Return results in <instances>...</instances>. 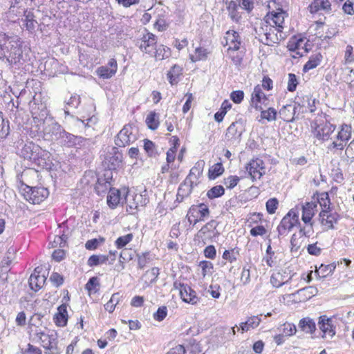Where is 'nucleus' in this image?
Instances as JSON below:
<instances>
[{
  "mask_svg": "<svg viewBox=\"0 0 354 354\" xmlns=\"http://www.w3.org/2000/svg\"><path fill=\"white\" fill-rule=\"evenodd\" d=\"M266 94L263 92L261 85L257 84L254 86L251 97L250 106L256 110H261L262 104L267 100Z\"/></svg>",
  "mask_w": 354,
  "mask_h": 354,
  "instance_id": "obj_24",
  "label": "nucleus"
},
{
  "mask_svg": "<svg viewBox=\"0 0 354 354\" xmlns=\"http://www.w3.org/2000/svg\"><path fill=\"white\" fill-rule=\"evenodd\" d=\"M261 322V319L259 316H252L249 317L247 321L241 322L239 324L240 329L242 333L247 332L250 329L257 328Z\"/></svg>",
  "mask_w": 354,
  "mask_h": 354,
  "instance_id": "obj_35",
  "label": "nucleus"
},
{
  "mask_svg": "<svg viewBox=\"0 0 354 354\" xmlns=\"http://www.w3.org/2000/svg\"><path fill=\"white\" fill-rule=\"evenodd\" d=\"M297 84L298 81L296 75L293 73H289L287 86L288 90L290 92L295 91L296 90Z\"/></svg>",
  "mask_w": 354,
  "mask_h": 354,
  "instance_id": "obj_60",
  "label": "nucleus"
},
{
  "mask_svg": "<svg viewBox=\"0 0 354 354\" xmlns=\"http://www.w3.org/2000/svg\"><path fill=\"white\" fill-rule=\"evenodd\" d=\"M28 191L26 192L27 198L33 204H39L44 201L48 196L49 192L46 188L43 187H27Z\"/></svg>",
  "mask_w": 354,
  "mask_h": 354,
  "instance_id": "obj_18",
  "label": "nucleus"
},
{
  "mask_svg": "<svg viewBox=\"0 0 354 354\" xmlns=\"http://www.w3.org/2000/svg\"><path fill=\"white\" fill-rule=\"evenodd\" d=\"M158 115L156 112H150L146 118V123L149 129L156 130L159 125Z\"/></svg>",
  "mask_w": 354,
  "mask_h": 354,
  "instance_id": "obj_42",
  "label": "nucleus"
},
{
  "mask_svg": "<svg viewBox=\"0 0 354 354\" xmlns=\"http://www.w3.org/2000/svg\"><path fill=\"white\" fill-rule=\"evenodd\" d=\"M8 41L10 42V46H7L8 53L5 59L10 64H16L19 63L23 57V51L21 48V41L17 36H8Z\"/></svg>",
  "mask_w": 354,
  "mask_h": 354,
  "instance_id": "obj_7",
  "label": "nucleus"
},
{
  "mask_svg": "<svg viewBox=\"0 0 354 354\" xmlns=\"http://www.w3.org/2000/svg\"><path fill=\"white\" fill-rule=\"evenodd\" d=\"M313 136L322 142L332 139L331 135L334 133L336 126L330 123L326 118L325 121L316 120L311 122Z\"/></svg>",
  "mask_w": 354,
  "mask_h": 354,
  "instance_id": "obj_6",
  "label": "nucleus"
},
{
  "mask_svg": "<svg viewBox=\"0 0 354 354\" xmlns=\"http://www.w3.org/2000/svg\"><path fill=\"white\" fill-rule=\"evenodd\" d=\"M40 268L37 267L35 269L29 278V285L32 290L37 291L39 290L46 281V277L44 274H40Z\"/></svg>",
  "mask_w": 354,
  "mask_h": 354,
  "instance_id": "obj_28",
  "label": "nucleus"
},
{
  "mask_svg": "<svg viewBox=\"0 0 354 354\" xmlns=\"http://www.w3.org/2000/svg\"><path fill=\"white\" fill-rule=\"evenodd\" d=\"M157 44V37L148 32L146 29L140 35V37L137 39L136 45L140 50L146 54L150 55L156 50Z\"/></svg>",
  "mask_w": 354,
  "mask_h": 354,
  "instance_id": "obj_11",
  "label": "nucleus"
},
{
  "mask_svg": "<svg viewBox=\"0 0 354 354\" xmlns=\"http://www.w3.org/2000/svg\"><path fill=\"white\" fill-rule=\"evenodd\" d=\"M225 189L222 185H216L211 188L207 193V196L209 199H214L223 196Z\"/></svg>",
  "mask_w": 354,
  "mask_h": 354,
  "instance_id": "obj_48",
  "label": "nucleus"
},
{
  "mask_svg": "<svg viewBox=\"0 0 354 354\" xmlns=\"http://www.w3.org/2000/svg\"><path fill=\"white\" fill-rule=\"evenodd\" d=\"M318 327L322 331V338L332 339L336 333L335 326L332 317H328L326 315H321L318 320Z\"/></svg>",
  "mask_w": 354,
  "mask_h": 354,
  "instance_id": "obj_17",
  "label": "nucleus"
},
{
  "mask_svg": "<svg viewBox=\"0 0 354 354\" xmlns=\"http://www.w3.org/2000/svg\"><path fill=\"white\" fill-rule=\"evenodd\" d=\"M20 156L40 167L50 166V153L32 142L25 143L20 151Z\"/></svg>",
  "mask_w": 354,
  "mask_h": 354,
  "instance_id": "obj_2",
  "label": "nucleus"
},
{
  "mask_svg": "<svg viewBox=\"0 0 354 354\" xmlns=\"http://www.w3.org/2000/svg\"><path fill=\"white\" fill-rule=\"evenodd\" d=\"M322 207V211H329L330 210V201L327 193L321 194L317 198V202Z\"/></svg>",
  "mask_w": 354,
  "mask_h": 354,
  "instance_id": "obj_44",
  "label": "nucleus"
},
{
  "mask_svg": "<svg viewBox=\"0 0 354 354\" xmlns=\"http://www.w3.org/2000/svg\"><path fill=\"white\" fill-rule=\"evenodd\" d=\"M297 109V107L296 106V104L283 106V107L279 110L281 118L288 122L294 121Z\"/></svg>",
  "mask_w": 354,
  "mask_h": 354,
  "instance_id": "obj_29",
  "label": "nucleus"
},
{
  "mask_svg": "<svg viewBox=\"0 0 354 354\" xmlns=\"http://www.w3.org/2000/svg\"><path fill=\"white\" fill-rule=\"evenodd\" d=\"M144 142V149L149 156L153 157L157 154V149L156 145L148 139H145Z\"/></svg>",
  "mask_w": 354,
  "mask_h": 354,
  "instance_id": "obj_49",
  "label": "nucleus"
},
{
  "mask_svg": "<svg viewBox=\"0 0 354 354\" xmlns=\"http://www.w3.org/2000/svg\"><path fill=\"white\" fill-rule=\"evenodd\" d=\"M279 330L283 336L289 337L295 334L297 331L296 326L290 322H286L281 325Z\"/></svg>",
  "mask_w": 354,
  "mask_h": 354,
  "instance_id": "obj_41",
  "label": "nucleus"
},
{
  "mask_svg": "<svg viewBox=\"0 0 354 354\" xmlns=\"http://www.w3.org/2000/svg\"><path fill=\"white\" fill-rule=\"evenodd\" d=\"M272 21L275 26L278 28V32H282L283 23L284 21L283 14L281 12H275L272 15Z\"/></svg>",
  "mask_w": 354,
  "mask_h": 354,
  "instance_id": "obj_55",
  "label": "nucleus"
},
{
  "mask_svg": "<svg viewBox=\"0 0 354 354\" xmlns=\"http://www.w3.org/2000/svg\"><path fill=\"white\" fill-rule=\"evenodd\" d=\"M8 35L0 34V59H4L8 53V46L10 42L8 41Z\"/></svg>",
  "mask_w": 354,
  "mask_h": 354,
  "instance_id": "obj_46",
  "label": "nucleus"
},
{
  "mask_svg": "<svg viewBox=\"0 0 354 354\" xmlns=\"http://www.w3.org/2000/svg\"><path fill=\"white\" fill-rule=\"evenodd\" d=\"M279 205V201L276 198H272L267 201L266 206L267 212L270 214H274Z\"/></svg>",
  "mask_w": 354,
  "mask_h": 354,
  "instance_id": "obj_58",
  "label": "nucleus"
},
{
  "mask_svg": "<svg viewBox=\"0 0 354 354\" xmlns=\"http://www.w3.org/2000/svg\"><path fill=\"white\" fill-rule=\"evenodd\" d=\"M308 40L304 37H292L288 43V48L290 51L296 52V54L303 57L308 53L311 48Z\"/></svg>",
  "mask_w": 354,
  "mask_h": 354,
  "instance_id": "obj_16",
  "label": "nucleus"
},
{
  "mask_svg": "<svg viewBox=\"0 0 354 354\" xmlns=\"http://www.w3.org/2000/svg\"><path fill=\"white\" fill-rule=\"evenodd\" d=\"M224 171V168L221 163L218 162L214 164L209 169L208 172L209 178L210 179H215Z\"/></svg>",
  "mask_w": 354,
  "mask_h": 354,
  "instance_id": "obj_47",
  "label": "nucleus"
},
{
  "mask_svg": "<svg viewBox=\"0 0 354 354\" xmlns=\"http://www.w3.org/2000/svg\"><path fill=\"white\" fill-rule=\"evenodd\" d=\"M281 33V32H278L277 27L266 24L260 28L258 34L262 43L265 45L273 46L282 38Z\"/></svg>",
  "mask_w": 354,
  "mask_h": 354,
  "instance_id": "obj_9",
  "label": "nucleus"
},
{
  "mask_svg": "<svg viewBox=\"0 0 354 354\" xmlns=\"http://www.w3.org/2000/svg\"><path fill=\"white\" fill-rule=\"evenodd\" d=\"M245 169L253 181L260 179L266 174L265 163L259 158L251 160Z\"/></svg>",
  "mask_w": 354,
  "mask_h": 354,
  "instance_id": "obj_15",
  "label": "nucleus"
},
{
  "mask_svg": "<svg viewBox=\"0 0 354 354\" xmlns=\"http://www.w3.org/2000/svg\"><path fill=\"white\" fill-rule=\"evenodd\" d=\"M42 346L47 351L48 354H59L61 349L57 346V340L53 333L47 334L39 339Z\"/></svg>",
  "mask_w": 354,
  "mask_h": 354,
  "instance_id": "obj_21",
  "label": "nucleus"
},
{
  "mask_svg": "<svg viewBox=\"0 0 354 354\" xmlns=\"http://www.w3.org/2000/svg\"><path fill=\"white\" fill-rule=\"evenodd\" d=\"M209 216V209L207 205L201 203L198 205H192L187 212V218L189 223L195 225L200 221H203Z\"/></svg>",
  "mask_w": 354,
  "mask_h": 354,
  "instance_id": "obj_12",
  "label": "nucleus"
},
{
  "mask_svg": "<svg viewBox=\"0 0 354 354\" xmlns=\"http://www.w3.org/2000/svg\"><path fill=\"white\" fill-rule=\"evenodd\" d=\"M299 328L306 333L313 334L316 330V324L313 319L306 317L300 319Z\"/></svg>",
  "mask_w": 354,
  "mask_h": 354,
  "instance_id": "obj_33",
  "label": "nucleus"
},
{
  "mask_svg": "<svg viewBox=\"0 0 354 354\" xmlns=\"http://www.w3.org/2000/svg\"><path fill=\"white\" fill-rule=\"evenodd\" d=\"M13 252L14 250L10 251V249L7 252L6 257H3L1 262V272H2L1 275H0V278L3 281H6L7 279V272L9 271V266L12 261L13 259Z\"/></svg>",
  "mask_w": 354,
  "mask_h": 354,
  "instance_id": "obj_31",
  "label": "nucleus"
},
{
  "mask_svg": "<svg viewBox=\"0 0 354 354\" xmlns=\"http://www.w3.org/2000/svg\"><path fill=\"white\" fill-rule=\"evenodd\" d=\"M318 290L317 288L314 286H308L304 288H301L297 291L298 294L303 293L306 298L310 299L313 296L315 295L317 293Z\"/></svg>",
  "mask_w": 354,
  "mask_h": 354,
  "instance_id": "obj_59",
  "label": "nucleus"
},
{
  "mask_svg": "<svg viewBox=\"0 0 354 354\" xmlns=\"http://www.w3.org/2000/svg\"><path fill=\"white\" fill-rule=\"evenodd\" d=\"M118 70V64L114 58L109 59L108 64L97 68V75L102 79H109L115 75Z\"/></svg>",
  "mask_w": 354,
  "mask_h": 354,
  "instance_id": "obj_22",
  "label": "nucleus"
},
{
  "mask_svg": "<svg viewBox=\"0 0 354 354\" xmlns=\"http://www.w3.org/2000/svg\"><path fill=\"white\" fill-rule=\"evenodd\" d=\"M100 287L99 279L97 277H93L89 279L86 284V289L91 292H96Z\"/></svg>",
  "mask_w": 354,
  "mask_h": 354,
  "instance_id": "obj_50",
  "label": "nucleus"
},
{
  "mask_svg": "<svg viewBox=\"0 0 354 354\" xmlns=\"http://www.w3.org/2000/svg\"><path fill=\"white\" fill-rule=\"evenodd\" d=\"M202 269V275L205 277L207 274H211L213 270V263L207 261H202L199 263Z\"/></svg>",
  "mask_w": 354,
  "mask_h": 354,
  "instance_id": "obj_56",
  "label": "nucleus"
},
{
  "mask_svg": "<svg viewBox=\"0 0 354 354\" xmlns=\"http://www.w3.org/2000/svg\"><path fill=\"white\" fill-rule=\"evenodd\" d=\"M109 261V256L100 254L91 255L87 261V265L90 267L97 266L98 265L106 263Z\"/></svg>",
  "mask_w": 354,
  "mask_h": 354,
  "instance_id": "obj_39",
  "label": "nucleus"
},
{
  "mask_svg": "<svg viewBox=\"0 0 354 354\" xmlns=\"http://www.w3.org/2000/svg\"><path fill=\"white\" fill-rule=\"evenodd\" d=\"M281 277L282 276L279 272L274 273L270 277V283L274 287H280L285 283Z\"/></svg>",
  "mask_w": 354,
  "mask_h": 354,
  "instance_id": "obj_63",
  "label": "nucleus"
},
{
  "mask_svg": "<svg viewBox=\"0 0 354 354\" xmlns=\"http://www.w3.org/2000/svg\"><path fill=\"white\" fill-rule=\"evenodd\" d=\"M336 264L335 263L328 265L321 264V266L317 269V272L322 277H326L334 272Z\"/></svg>",
  "mask_w": 354,
  "mask_h": 354,
  "instance_id": "obj_43",
  "label": "nucleus"
},
{
  "mask_svg": "<svg viewBox=\"0 0 354 354\" xmlns=\"http://www.w3.org/2000/svg\"><path fill=\"white\" fill-rule=\"evenodd\" d=\"M218 222L215 220H211L203 225L196 234L195 239L202 241L203 245L212 242L217 238L220 233L216 230Z\"/></svg>",
  "mask_w": 354,
  "mask_h": 354,
  "instance_id": "obj_8",
  "label": "nucleus"
},
{
  "mask_svg": "<svg viewBox=\"0 0 354 354\" xmlns=\"http://www.w3.org/2000/svg\"><path fill=\"white\" fill-rule=\"evenodd\" d=\"M24 22L25 26L28 31H32L35 30L36 24H37V21L35 20V15L33 12L30 10H25L24 11Z\"/></svg>",
  "mask_w": 354,
  "mask_h": 354,
  "instance_id": "obj_38",
  "label": "nucleus"
},
{
  "mask_svg": "<svg viewBox=\"0 0 354 354\" xmlns=\"http://www.w3.org/2000/svg\"><path fill=\"white\" fill-rule=\"evenodd\" d=\"M224 46H228L227 51L234 53L240 48L241 40L239 35L234 30H228L222 41Z\"/></svg>",
  "mask_w": 354,
  "mask_h": 354,
  "instance_id": "obj_20",
  "label": "nucleus"
},
{
  "mask_svg": "<svg viewBox=\"0 0 354 354\" xmlns=\"http://www.w3.org/2000/svg\"><path fill=\"white\" fill-rule=\"evenodd\" d=\"M60 142L68 147H78L84 146L86 142V139L73 135L65 131Z\"/></svg>",
  "mask_w": 354,
  "mask_h": 354,
  "instance_id": "obj_26",
  "label": "nucleus"
},
{
  "mask_svg": "<svg viewBox=\"0 0 354 354\" xmlns=\"http://www.w3.org/2000/svg\"><path fill=\"white\" fill-rule=\"evenodd\" d=\"M207 50L203 48H197L195 50V54L191 56L192 62H197L198 60L205 59L207 57Z\"/></svg>",
  "mask_w": 354,
  "mask_h": 354,
  "instance_id": "obj_57",
  "label": "nucleus"
},
{
  "mask_svg": "<svg viewBox=\"0 0 354 354\" xmlns=\"http://www.w3.org/2000/svg\"><path fill=\"white\" fill-rule=\"evenodd\" d=\"M299 207L295 206L283 217L277 227L279 236H286L294 227L300 226Z\"/></svg>",
  "mask_w": 354,
  "mask_h": 354,
  "instance_id": "obj_5",
  "label": "nucleus"
},
{
  "mask_svg": "<svg viewBox=\"0 0 354 354\" xmlns=\"http://www.w3.org/2000/svg\"><path fill=\"white\" fill-rule=\"evenodd\" d=\"M302 211L301 220L304 223H308L312 221L317 211V203L316 201L306 202L301 205L299 210Z\"/></svg>",
  "mask_w": 354,
  "mask_h": 354,
  "instance_id": "obj_25",
  "label": "nucleus"
},
{
  "mask_svg": "<svg viewBox=\"0 0 354 354\" xmlns=\"http://www.w3.org/2000/svg\"><path fill=\"white\" fill-rule=\"evenodd\" d=\"M138 268L143 269L150 261V254L149 252L138 254Z\"/></svg>",
  "mask_w": 354,
  "mask_h": 354,
  "instance_id": "obj_51",
  "label": "nucleus"
},
{
  "mask_svg": "<svg viewBox=\"0 0 354 354\" xmlns=\"http://www.w3.org/2000/svg\"><path fill=\"white\" fill-rule=\"evenodd\" d=\"M330 175L335 183L340 184L344 182V176L339 162L333 165Z\"/></svg>",
  "mask_w": 354,
  "mask_h": 354,
  "instance_id": "obj_37",
  "label": "nucleus"
},
{
  "mask_svg": "<svg viewBox=\"0 0 354 354\" xmlns=\"http://www.w3.org/2000/svg\"><path fill=\"white\" fill-rule=\"evenodd\" d=\"M322 58V55L320 53H317L312 55L310 57L309 60L304 66L303 71L306 73L311 69L316 68L318 65L320 64Z\"/></svg>",
  "mask_w": 354,
  "mask_h": 354,
  "instance_id": "obj_36",
  "label": "nucleus"
},
{
  "mask_svg": "<svg viewBox=\"0 0 354 354\" xmlns=\"http://www.w3.org/2000/svg\"><path fill=\"white\" fill-rule=\"evenodd\" d=\"M9 133V122L3 118V113L0 111V139L6 138Z\"/></svg>",
  "mask_w": 354,
  "mask_h": 354,
  "instance_id": "obj_45",
  "label": "nucleus"
},
{
  "mask_svg": "<svg viewBox=\"0 0 354 354\" xmlns=\"http://www.w3.org/2000/svg\"><path fill=\"white\" fill-rule=\"evenodd\" d=\"M304 224L305 225L304 227H301V225L298 226L299 227V234L301 236L310 237L314 232L313 223L310 221V222Z\"/></svg>",
  "mask_w": 354,
  "mask_h": 354,
  "instance_id": "obj_53",
  "label": "nucleus"
},
{
  "mask_svg": "<svg viewBox=\"0 0 354 354\" xmlns=\"http://www.w3.org/2000/svg\"><path fill=\"white\" fill-rule=\"evenodd\" d=\"M319 221L324 230L334 229V224L337 223L339 216L337 213H333L330 210L321 211L319 215Z\"/></svg>",
  "mask_w": 354,
  "mask_h": 354,
  "instance_id": "obj_23",
  "label": "nucleus"
},
{
  "mask_svg": "<svg viewBox=\"0 0 354 354\" xmlns=\"http://www.w3.org/2000/svg\"><path fill=\"white\" fill-rule=\"evenodd\" d=\"M183 75V68L174 64L167 73V77L171 85H176L180 77Z\"/></svg>",
  "mask_w": 354,
  "mask_h": 354,
  "instance_id": "obj_32",
  "label": "nucleus"
},
{
  "mask_svg": "<svg viewBox=\"0 0 354 354\" xmlns=\"http://www.w3.org/2000/svg\"><path fill=\"white\" fill-rule=\"evenodd\" d=\"M167 315V308L166 306L159 307L157 311L153 314L154 319L161 322Z\"/></svg>",
  "mask_w": 354,
  "mask_h": 354,
  "instance_id": "obj_61",
  "label": "nucleus"
},
{
  "mask_svg": "<svg viewBox=\"0 0 354 354\" xmlns=\"http://www.w3.org/2000/svg\"><path fill=\"white\" fill-rule=\"evenodd\" d=\"M308 9L311 13H316L319 10L330 12L331 3L329 0H314L308 6Z\"/></svg>",
  "mask_w": 354,
  "mask_h": 354,
  "instance_id": "obj_30",
  "label": "nucleus"
},
{
  "mask_svg": "<svg viewBox=\"0 0 354 354\" xmlns=\"http://www.w3.org/2000/svg\"><path fill=\"white\" fill-rule=\"evenodd\" d=\"M244 97V93L243 91H234L231 93L230 98L236 104L241 103Z\"/></svg>",
  "mask_w": 354,
  "mask_h": 354,
  "instance_id": "obj_64",
  "label": "nucleus"
},
{
  "mask_svg": "<svg viewBox=\"0 0 354 354\" xmlns=\"http://www.w3.org/2000/svg\"><path fill=\"white\" fill-rule=\"evenodd\" d=\"M201 174V171L196 166L190 169L188 176L180 183L178 189L176 200L178 203L183 202L185 198L189 196L194 187L198 185V180Z\"/></svg>",
  "mask_w": 354,
  "mask_h": 354,
  "instance_id": "obj_3",
  "label": "nucleus"
},
{
  "mask_svg": "<svg viewBox=\"0 0 354 354\" xmlns=\"http://www.w3.org/2000/svg\"><path fill=\"white\" fill-rule=\"evenodd\" d=\"M171 55V50L169 47H167L162 44L157 45L156 50H153L152 54L150 56L155 57L156 60H162L168 58Z\"/></svg>",
  "mask_w": 354,
  "mask_h": 354,
  "instance_id": "obj_34",
  "label": "nucleus"
},
{
  "mask_svg": "<svg viewBox=\"0 0 354 354\" xmlns=\"http://www.w3.org/2000/svg\"><path fill=\"white\" fill-rule=\"evenodd\" d=\"M239 180V178L236 176H230L225 179L224 185L227 188L232 189L238 184Z\"/></svg>",
  "mask_w": 354,
  "mask_h": 354,
  "instance_id": "obj_62",
  "label": "nucleus"
},
{
  "mask_svg": "<svg viewBox=\"0 0 354 354\" xmlns=\"http://www.w3.org/2000/svg\"><path fill=\"white\" fill-rule=\"evenodd\" d=\"M261 111V116L263 119H266L268 121H273L276 120L277 111L274 108H268L267 110Z\"/></svg>",
  "mask_w": 354,
  "mask_h": 354,
  "instance_id": "obj_52",
  "label": "nucleus"
},
{
  "mask_svg": "<svg viewBox=\"0 0 354 354\" xmlns=\"http://www.w3.org/2000/svg\"><path fill=\"white\" fill-rule=\"evenodd\" d=\"M244 131V122L242 119L236 120L227 129L225 138L230 144H239Z\"/></svg>",
  "mask_w": 354,
  "mask_h": 354,
  "instance_id": "obj_13",
  "label": "nucleus"
},
{
  "mask_svg": "<svg viewBox=\"0 0 354 354\" xmlns=\"http://www.w3.org/2000/svg\"><path fill=\"white\" fill-rule=\"evenodd\" d=\"M179 291L180 298L184 302L192 305H195L199 302L200 299L197 296L196 291L187 284L180 283Z\"/></svg>",
  "mask_w": 354,
  "mask_h": 354,
  "instance_id": "obj_19",
  "label": "nucleus"
},
{
  "mask_svg": "<svg viewBox=\"0 0 354 354\" xmlns=\"http://www.w3.org/2000/svg\"><path fill=\"white\" fill-rule=\"evenodd\" d=\"M37 109L32 108L31 113L34 122H43L42 131L46 136L49 137V139L61 140L65 130L53 118L48 117V111L45 106L41 104Z\"/></svg>",
  "mask_w": 354,
  "mask_h": 354,
  "instance_id": "obj_1",
  "label": "nucleus"
},
{
  "mask_svg": "<svg viewBox=\"0 0 354 354\" xmlns=\"http://www.w3.org/2000/svg\"><path fill=\"white\" fill-rule=\"evenodd\" d=\"M239 4L235 1H231L229 2L227 6V10L229 12V16L232 21L238 22L241 18V15L238 12Z\"/></svg>",
  "mask_w": 354,
  "mask_h": 354,
  "instance_id": "obj_40",
  "label": "nucleus"
},
{
  "mask_svg": "<svg viewBox=\"0 0 354 354\" xmlns=\"http://www.w3.org/2000/svg\"><path fill=\"white\" fill-rule=\"evenodd\" d=\"M351 137V127L348 124H343L340 130L338 131L336 138L337 141L332 142L328 146V149L333 151L334 149L343 150L344 148V142H347Z\"/></svg>",
  "mask_w": 354,
  "mask_h": 354,
  "instance_id": "obj_14",
  "label": "nucleus"
},
{
  "mask_svg": "<svg viewBox=\"0 0 354 354\" xmlns=\"http://www.w3.org/2000/svg\"><path fill=\"white\" fill-rule=\"evenodd\" d=\"M133 234H128L124 236H122L118 237L115 243L118 248H122L127 245L129 242H131L133 239Z\"/></svg>",
  "mask_w": 354,
  "mask_h": 354,
  "instance_id": "obj_54",
  "label": "nucleus"
},
{
  "mask_svg": "<svg viewBox=\"0 0 354 354\" xmlns=\"http://www.w3.org/2000/svg\"><path fill=\"white\" fill-rule=\"evenodd\" d=\"M123 196L127 205V212L131 214H134L139 207H145L149 203L146 190L142 193L136 194L123 188Z\"/></svg>",
  "mask_w": 354,
  "mask_h": 354,
  "instance_id": "obj_4",
  "label": "nucleus"
},
{
  "mask_svg": "<svg viewBox=\"0 0 354 354\" xmlns=\"http://www.w3.org/2000/svg\"><path fill=\"white\" fill-rule=\"evenodd\" d=\"M136 129L133 124H128L120 131L115 138V144L119 147H124L137 140Z\"/></svg>",
  "mask_w": 354,
  "mask_h": 354,
  "instance_id": "obj_10",
  "label": "nucleus"
},
{
  "mask_svg": "<svg viewBox=\"0 0 354 354\" xmlns=\"http://www.w3.org/2000/svg\"><path fill=\"white\" fill-rule=\"evenodd\" d=\"M123 196V189H118L111 188L107 196V204L112 208H115L119 204H123L124 202Z\"/></svg>",
  "mask_w": 354,
  "mask_h": 354,
  "instance_id": "obj_27",
  "label": "nucleus"
}]
</instances>
